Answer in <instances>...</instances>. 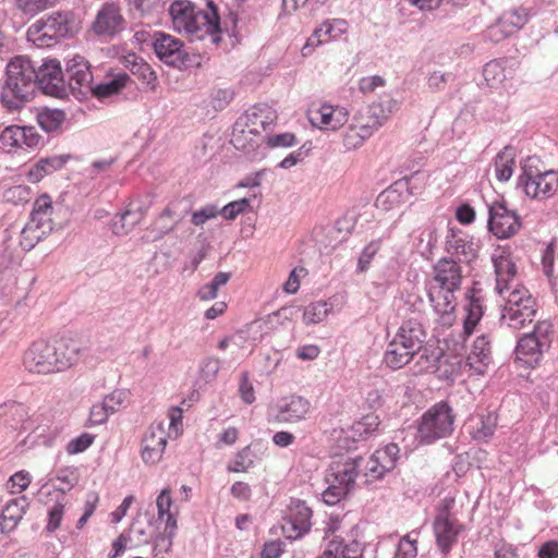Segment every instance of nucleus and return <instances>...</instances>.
I'll return each instance as SVG.
<instances>
[{
  "instance_id": "15",
  "label": "nucleus",
  "mask_w": 558,
  "mask_h": 558,
  "mask_svg": "<svg viewBox=\"0 0 558 558\" xmlns=\"http://www.w3.org/2000/svg\"><path fill=\"white\" fill-rule=\"evenodd\" d=\"M36 88L44 94L63 98L66 95L64 73L56 59L45 61L36 69Z\"/></svg>"
},
{
  "instance_id": "19",
  "label": "nucleus",
  "mask_w": 558,
  "mask_h": 558,
  "mask_svg": "<svg viewBox=\"0 0 558 558\" xmlns=\"http://www.w3.org/2000/svg\"><path fill=\"white\" fill-rule=\"evenodd\" d=\"M275 120V112L267 105H257L253 106L248 110L245 111L236 121H235V143L241 146V133L239 130L242 128L250 129L253 133L258 136H263L262 133L266 131L267 126H269Z\"/></svg>"
},
{
  "instance_id": "12",
  "label": "nucleus",
  "mask_w": 558,
  "mask_h": 558,
  "mask_svg": "<svg viewBox=\"0 0 558 558\" xmlns=\"http://www.w3.org/2000/svg\"><path fill=\"white\" fill-rule=\"evenodd\" d=\"M356 465L350 458L332 462L326 475L328 487L323 493V499L328 505H336L348 495L354 485Z\"/></svg>"
},
{
  "instance_id": "35",
  "label": "nucleus",
  "mask_w": 558,
  "mask_h": 558,
  "mask_svg": "<svg viewBox=\"0 0 558 558\" xmlns=\"http://www.w3.org/2000/svg\"><path fill=\"white\" fill-rule=\"evenodd\" d=\"M65 156H51L39 159L26 172V178L32 183H38L46 175L62 169L66 163Z\"/></svg>"
},
{
  "instance_id": "37",
  "label": "nucleus",
  "mask_w": 558,
  "mask_h": 558,
  "mask_svg": "<svg viewBox=\"0 0 558 558\" xmlns=\"http://www.w3.org/2000/svg\"><path fill=\"white\" fill-rule=\"evenodd\" d=\"M497 425L496 416L493 414L481 415L471 418L466 425V432L475 441H487L494 434Z\"/></svg>"
},
{
  "instance_id": "58",
  "label": "nucleus",
  "mask_w": 558,
  "mask_h": 558,
  "mask_svg": "<svg viewBox=\"0 0 558 558\" xmlns=\"http://www.w3.org/2000/svg\"><path fill=\"white\" fill-rule=\"evenodd\" d=\"M417 555V538L411 534L403 536L398 544L395 558H415Z\"/></svg>"
},
{
  "instance_id": "17",
  "label": "nucleus",
  "mask_w": 558,
  "mask_h": 558,
  "mask_svg": "<svg viewBox=\"0 0 558 558\" xmlns=\"http://www.w3.org/2000/svg\"><path fill=\"white\" fill-rule=\"evenodd\" d=\"M445 250L451 258L469 264L477 258L480 245L463 230L450 228L446 235Z\"/></svg>"
},
{
  "instance_id": "8",
  "label": "nucleus",
  "mask_w": 558,
  "mask_h": 558,
  "mask_svg": "<svg viewBox=\"0 0 558 558\" xmlns=\"http://www.w3.org/2000/svg\"><path fill=\"white\" fill-rule=\"evenodd\" d=\"M535 159L529 157L522 166V172L518 178V186L524 194L536 201L551 198L558 192V171L539 170L534 165Z\"/></svg>"
},
{
  "instance_id": "4",
  "label": "nucleus",
  "mask_w": 558,
  "mask_h": 558,
  "mask_svg": "<svg viewBox=\"0 0 558 558\" xmlns=\"http://www.w3.org/2000/svg\"><path fill=\"white\" fill-rule=\"evenodd\" d=\"M36 66L25 56L12 58L7 66L0 89V104L8 112H19L36 95Z\"/></svg>"
},
{
  "instance_id": "14",
  "label": "nucleus",
  "mask_w": 558,
  "mask_h": 558,
  "mask_svg": "<svg viewBox=\"0 0 558 558\" xmlns=\"http://www.w3.org/2000/svg\"><path fill=\"white\" fill-rule=\"evenodd\" d=\"M453 499L447 500L445 509L438 513L434 521V533L437 546L444 555H447L458 542V536L463 531V524L449 513V507Z\"/></svg>"
},
{
  "instance_id": "27",
  "label": "nucleus",
  "mask_w": 558,
  "mask_h": 558,
  "mask_svg": "<svg viewBox=\"0 0 558 558\" xmlns=\"http://www.w3.org/2000/svg\"><path fill=\"white\" fill-rule=\"evenodd\" d=\"M465 299L464 311L466 315L463 322V333L469 337L474 332L484 314V298L481 289L477 288V283H474L468 291Z\"/></svg>"
},
{
  "instance_id": "24",
  "label": "nucleus",
  "mask_w": 558,
  "mask_h": 558,
  "mask_svg": "<svg viewBox=\"0 0 558 558\" xmlns=\"http://www.w3.org/2000/svg\"><path fill=\"white\" fill-rule=\"evenodd\" d=\"M348 117L345 108L324 104L311 112L310 121L320 130L336 131L347 123Z\"/></svg>"
},
{
  "instance_id": "39",
  "label": "nucleus",
  "mask_w": 558,
  "mask_h": 558,
  "mask_svg": "<svg viewBox=\"0 0 558 558\" xmlns=\"http://www.w3.org/2000/svg\"><path fill=\"white\" fill-rule=\"evenodd\" d=\"M380 424L379 416L375 413H369L355 421L349 430L344 432L343 441L347 442L352 439L355 442L359 439H364L374 433Z\"/></svg>"
},
{
  "instance_id": "59",
  "label": "nucleus",
  "mask_w": 558,
  "mask_h": 558,
  "mask_svg": "<svg viewBox=\"0 0 558 558\" xmlns=\"http://www.w3.org/2000/svg\"><path fill=\"white\" fill-rule=\"evenodd\" d=\"M219 213V208L216 205L207 204L192 214L191 222L196 227H201L208 220L216 218Z\"/></svg>"
},
{
  "instance_id": "2",
  "label": "nucleus",
  "mask_w": 558,
  "mask_h": 558,
  "mask_svg": "<svg viewBox=\"0 0 558 558\" xmlns=\"http://www.w3.org/2000/svg\"><path fill=\"white\" fill-rule=\"evenodd\" d=\"M0 427L9 428L11 440H15L14 432H27V436L19 441L20 449L29 450L36 447L52 448L58 439V429L53 426L49 411H33L23 403L7 401L0 404Z\"/></svg>"
},
{
  "instance_id": "61",
  "label": "nucleus",
  "mask_w": 558,
  "mask_h": 558,
  "mask_svg": "<svg viewBox=\"0 0 558 558\" xmlns=\"http://www.w3.org/2000/svg\"><path fill=\"white\" fill-rule=\"evenodd\" d=\"M31 481L29 473L24 471L16 472L8 481V488L11 494H21L29 486Z\"/></svg>"
},
{
  "instance_id": "32",
  "label": "nucleus",
  "mask_w": 558,
  "mask_h": 558,
  "mask_svg": "<svg viewBox=\"0 0 558 558\" xmlns=\"http://www.w3.org/2000/svg\"><path fill=\"white\" fill-rule=\"evenodd\" d=\"M29 219L39 225L44 229V232H52L57 222L56 208L50 195L43 194L36 198Z\"/></svg>"
},
{
  "instance_id": "34",
  "label": "nucleus",
  "mask_w": 558,
  "mask_h": 558,
  "mask_svg": "<svg viewBox=\"0 0 558 558\" xmlns=\"http://www.w3.org/2000/svg\"><path fill=\"white\" fill-rule=\"evenodd\" d=\"M168 441V433L162 422L151 424L142 440V453H162Z\"/></svg>"
},
{
  "instance_id": "9",
  "label": "nucleus",
  "mask_w": 558,
  "mask_h": 558,
  "mask_svg": "<svg viewBox=\"0 0 558 558\" xmlns=\"http://www.w3.org/2000/svg\"><path fill=\"white\" fill-rule=\"evenodd\" d=\"M505 305L501 311L500 322L512 329H521L526 323H532L535 315V300L527 289L515 284L507 293L501 295Z\"/></svg>"
},
{
  "instance_id": "3",
  "label": "nucleus",
  "mask_w": 558,
  "mask_h": 558,
  "mask_svg": "<svg viewBox=\"0 0 558 558\" xmlns=\"http://www.w3.org/2000/svg\"><path fill=\"white\" fill-rule=\"evenodd\" d=\"M462 283V269L451 257H441L433 267V279L428 286V299L438 322L450 327L454 319L456 295Z\"/></svg>"
},
{
  "instance_id": "54",
  "label": "nucleus",
  "mask_w": 558,
  "mask_h": 558,
  "mask_svg": "<svg viewBox=\"0 0 558 558\" xmlns=\"http://www.w3.org/2000/svg\"><path fill=\"white\" fill-rule=\"evenodd\" d=\"M3 197L14 205L24 204L32 198V190L26 185H14L4 191Z\"/></svg>"
},
{
  "instance_id": "48",
  "label": "nucleus",
  "mask_w": 558,
  "mask_h": 558,
  "mask_svg": "<svg viewBox=\"0 0 558 558\" xmlns=\"http://www.w3.org/2000/svg\"><path fill=\"white\" fill-rule=\"evenodd\" d=\"M332 306L327 301L312 302L303 311V322L306 325H315L324 322Z\"/></svg>"
},
{
  "instance_id": "28",
  "label": "nucleus",
  "mask_w": 558,
  "mask_h": 558,
  "mask_svg": "<svg viewBox=\"0 0 558 558\" xmlns=\"http://www.w3.org/2000/svg\"><path fill=\"white\" fill-rule=\"evenodd\" d=\"M312 510L305 502L298 501L290 510L289 519L283 530L289 538H299L311 529Z\"/></svg>"
},
{
  "instance_id": "1",
  "label": "nucleus",
  "mask_w": 558,
  "mask_h": 558,
  "mask_svg": "<svg viewBox=\"0 0 558 558\" xmlns=\"http://www.w3.org/2000/svg\"><path fill=\"white\" fill-rule=\"evenodd\" d=\"M169 13L173 28L192 40L210 36L211 43L218 45L221 40L220 33L227 32L234 36L239 34L236 14L230 12L221 22L219 9L213 0L206 1L205 9L196 7L190 0H175L171 3Z\"/></svg>"
},
{
  "instance_id": "33",
  "label": "nucleus",
  "mask_w": 558,
  "mask_h": 558,
  "mask_svg": "<svg viewBox=\"0 0 558 558\" xmlns=\"http://www.w3.org/2000/svg\"><path fill=\"white\" fill-rule=\"evenodd\" d=\"M493 260L496 272V291L499 295H504L515 286L513 280L517 268L511 258L506 255L495 257Z\"/></svg>"
},
{
  "instance_id": "26",
  "label": "nucleus",
  "mask_w": 558,
  "mask_h": 558,
  "mask_svg": "<svg viewBox=\"0 0 558 558\" xmlns=\"http://www.w3.org/2000/svg\"><path fill=\"white\" fill-rule=\"evenodd\" d=\"M348 32V23L342 19L327 20L317 27L311 37L307 39L306 45L303 47V53L306 54L305 50L310 47H317L322 44L329 43L340 38Z\"/></svg>"
},
{
  "instance_id": "43",
  "label": "nucleus",
  "mask_w": 558,
  "mask_h": 558,
  "mask_svg": "<svg viewBox=\"0 0 558 558\" xmlns=\"http://www.w3.org/2000/svg\"><path fill=\"white\" fill-rule=\"evenodd\" d=\"M129 81L130 76L128 74L119 73L106 82L95 86L93 85V88H90L89 92H92L98 99H105L119 94L126 86Z\"/></svg>"
},
{
  "instance_id": "16",
  "label": "nucleus",
  "mask_w": 558,
  "mask_h": 558,
  "mask_svg": "<svg viewBox=\"0 0 558 558\" xmlns=\"http://www.w3.org/2000/svg\"><path fill=\"white\" fill-rule=\"evenodd\" d=\"M153 47L156 56L166 64L179 69L189 65V54L180 39L165 33H157Z\"/></svg>"
},
{
  "instance_id": "11",
  "label": "nucleus",
  "mask_w": 558,
  "mask_h": 558,
  "mask_svg": "<svg viewBox=\"0 0 558 558\" xmlns=\"http://www.w3.org/2000/svg\"><path fill=\"white\" fill-rule=\"evenodd\" d=\"M454 414L446 401H440L428 409L422 416L417 433L421 440L430 444L450 435L453 430Z\"/></svg>"
},
{
  "instance_id": "25",
  "label": "nucleus",
  "mask_w": 558,
  "mask_h": 558,
  "mask_svg": "<svg viewBox=\"0 0 558 558\" xmlns=\"http://www.w3.org/2000/svg\"><path fill=\"white\" fill-rule=\"evenodd\" d=\"M351 461L356 465V473L369 480L380 478L396 465L395 456H359Z\"/></svg>"
},
{
  "instance_id": "50",
  "label": "nucleus",
  "mask_w": 558,
  "mask_h": 558,
  "mask_svg": "<svg viewBox=\"0 0 558 558\" xmlns=\"http://www.w3.org/2000/svg\"><path fill=\"white\" fill-rule=\"evenodd\" d=\"M231 275L229 272H218L210 282L201 287L197 292V296L203 301H210L217 298L218 290L226 286L230 280Z\"/></svg>"
},
{
  "instance_id": "5",
  "label": "nucleus",
  "mask_w": 558,
  "mask_h": 558,
  "mask_svg": "<svg viewBox=\"0 0 558 558\" xmlns=\"http://www.w3.org/2000/svg\"><path fill=\"white\" fill-rule=\"evenodd\" d=\"M398 110V101L390 96L357 110L342 135L347 150H355L364 145Z\"/></svg>"
},
{
  "instance_id": "38",
  "label": "nucleus",
  "mask_w": 558,
  "mask_h": 558,
  "mask_svg": "<svg viewBox=\"0 0 558 558\" xmlns=\"http://www.w3.org/2000/svg\"><path fill=\"white\" fill-rule=\"evenodd\" d=\"M425 303L423 299L416 294H408L400 299L397 305V312L403 320H414L423 324Z\"/></svg>"
},
{
  "instance_id": "63",
  "label": "nucleus",
  "mask_w": 558,
  "mask_h": 558,
  "mask_svg": "<svg viewBox=\"0 0 558 558\" xmlns=\"http://www.w3.org/2000/svg\"><path fill=\"white\" fill-rule=\"evenodd\" d=\"M264 142L269 147H291L296 144V137L291 132L264 136Z\"/></svg>"
},
{
  "instance_id": "36",
  "label": "nucleus",
  "mask_w": 558,
  "mask_h": 558,
  "mask_svg": "<svg viewBox=\"0 0 558 558\" xmlns=\"http://www.w3.org/2000/svg\"><path fill=\"white\" fill-rule=\"evenodd\" d=\"M363 549L359 542L344 543L335 536L325 548L320 558H362Z\"/></svg>"
},
{
  "instance_id": "46",
  "label": "nucleus",
  "mask_w": 558,
  "mask_h": 558,
  "mask_svg": "<svg viewBox=\"0 0 558 558\" xmlns=\"http://www.w3.org/2000/svg\"><path fill=\"white\" fill-rule=\"evenodd\" d=\"M241 133H238V135H241V146L236 145L235 143V124L233 125L232 135H231V144L238 149L242 150L243 153L251 155L254 153L258 147L260 143H264V136H258L257 134L253 133L247 128H242V130H239Z\"/></svg>"
},
{
  "instance_id": "41",
  "label": "nucleus",
  "mask_w": 558,
  "mask_h": 558,
  "mask_svg": "<svg viewBox=\"0 0 558 558\" xmlns=\"http://www.w3.org/2000/svg\"><path fill=\"white\" fill-rule=\"evenodd\" d=\"M413 357L411 351L392 339L387 345L383 362L388 368L397 371L408 365Z\"/></svg>"
},
{
  "instance_id": "60",
  "label": "nucleus",
  "mask_w": 558,
  "mask_h": 558,
  "mask_svg": "<svg viewBox=\"0 0 558 558\" xmlns=\"http://www.w3.org/2000/svg\"><path fill=\"white\" fill-rule=\"evenodd\" d=\"M250 206L248 198H241L234 202H231L219 209V215H222L227 220H233L238 215L244 213Z\"/></svg>"
},
{
  "instance_id": "56",
  "label": "nucleus",
  "mask_w": 558,
  "mask_h": 558,
  "mask_svg": "<svg viewBox=\"0 0 558 558\" xmlns=\"http://www.w3.org/2000/svg\"><path fill=\"white\" fill-rule=\"evenodd\" d=\"M64 510L65 504L61 501H58L50 507V509L48 510V519L46 525V531L48 533H53L61 526Z\"/></svg>"
},
{
  "instance_id": "13",
  "label": "nucleus",
  "mask_w": 558,
  "mask_h": 558,
  "mask_svg": "<svg viewBox=\"0 0 558 558\" xmlns=\"http://www.w3.org/2000/svg\"><path fill=\"white\" fill-rule=\"evenodd\" d=\"M522 227L520 216L507 207L505 201H495L488 206L487 228L497 239H509Z\"/></svg>"
},
{
  "instance_id": "44",
  "label": "nucleus",
  "mask_w": 558,
  "mask_h": 558,
  "mask_svg": "<svg viewBox=\"0 0 558 558\" xmlns=\"http://www.w3.org/2000/svg\"><path fill=\"white\" fill-rule=\"evenodd\" d=\"M36 120L45 132H58L65 121V112L61 109L44 108L37 113Z\"/></svg>"
},
{
  "instance_id": "42",
  "label": "nucleus",
  "mask_w": 558,
  "mask_h": 558,
  "mask_svg": "<svg viewBox=\"0 0 558 558\" xmlns=\"http://www.w3.org/2000/svg\"><path fill=\"white\" fill-rule=\"evenodd\" d=\"M495 173L500 182H507L513 174L515 166V153L510 146H506L495 158Z\"/></svg>"
},
{
  "instance_id": "64",
  "label": "nucleus",
  "mask_w": 558,
  "mask_h": 558,
  "mask_svg": "<svg viewBox=\"0 0 558 558\" xmlns=\"http://www.w3.org/2000/svg\"><path fill=\"white\" fill-rule=\"evenodd\" d=\"M128 396H129L128 391L118 389V390H114L113 392H111L110 395H107L102 399L101 402L113 414L114 412H117L124 404V402L128 399Z\"/></svg>"
},
{
  "instance_id": "6",
  "label": "nucleus",
  "mask_w": 558,
  "mask_h": 558,
  "mask_svg": "<svg viewBox=\"0 0 558 558\" xmlns=\"http://www.w3.org/2000/svg\"><path fill=\"white\" fill-rule=\"evenodd\" d=\"M78 360V349L62 341H34L23 354L24 368L33 374L64 372Z\"/></svg>"
},
{
  "instance_id": "30",
  "label": "nucleus",
  "mask_w": 558,
  "mask_h": 558,
  "mask_svg": "<svg viewBox=\"0 0 558 558\" xmlns=\"http://www.w3.org/2000/svg\"><path fill=\"white\" fill-rule=\"evenodd\" d=\"M492 362L490 339L487 335L478 336L466 356L465 366H469L476 375L485 374Z\"/></svg>"
},
{
  "instance_id": "18",
  "label": "nucleus",
  "mask_w": 558,
  "mask_h": 558,
  "mask_svg": "<svg viewBox=\"0 0 558 558\" xmlns=\"http://www.w3.org/2000/svg\"><path fill=\"white\" fill-rule=\"evenodd\" d=\"M41 140L34 126L9 125L0 133V145L8 151L36 148Z\"/></svg>"
},
{
  "instance_id": "57",
  "label": "nucleus",
  "mask_w": 558,
  "mask_h": 558,
  "mask_svg": "<svg viewBox=\"0 0 558 558\" xmlns=\"http://www.w3.org/2000/svg\"><path fill=\"white\" fill-rule=\"evenodd\" d=\"M220 371V360L214 356L204 359L199 364L201 377L206 383H211L216 379Z\"/></svg>"
},
{
  "instance_id": "10",
  "label": "nucleus",
  "mask_w": 558,
  "mask_h": 558,
  "mask_svg": "<svg viewBox=\"0 0 558 558\" xmlns=\"http://www.w3.org/2000/svg\"><path fill=\"white\" fill-rule=\"evenodd\" d=\"M553 342V325L538 322L531 332L523 335L517 343L515 355L519 361L529 367H535L543 359Z\"/></svg>"
},
{
  "instance_id": "47",
  "label": "nucleus",
  "mask_w": 558,
  "mask_h": 558,
  "mask_svg": "<svg viewBox=\"0 0 558 558\" xmlns=\"http://www.w3.org/2000/svg\"><path fill=\"white\" fill-rule=\"evenodd\" d=\"M499 20L501 21V26L507 28L506 32L513 35L526 24L529 17L524 9L515 8L504 12Z\"/></svg>"
},
{
  "instance_id": "23",
  "label": "nucleus",
  "mask_w": 558,
  "mask_h": 558,
  "mask_svg": "<svg viewBox=\"0 0 558 558\" xmlns=\"http://www.w3.org/2000/svg\"><path fill=\"white\" fill-rule=\"evenodd\" d=\"M64 75L73 92L86 94L93 88L90 65L82 56H74L68 60Z\"/></svg>"
},
{
  "instance_id": "22",
  "label": "nucleus",
  "mask_w": 558,
  "mask_h": 558,
  "mask_svg": "<svg viewBox=\"0 0 558 558\" xmlns=\"http://www.w3.org/2000/svg\"><path fill=\"white\" fill-rule=\"evenodd\" d=\"M125 27L120 8L113 2L105 3L93 22V31L99 36L113 37Z\"/></svg>"
},
{
  "instance_id": "55",
  "label": "nucleus",
  "mask_w": 558,
  "mask_h": 558,
  "mask_svg": "<svg viewBox=\"0 0 558 558\" xmlns=\"http://www.w3.org/2000/svg\"><path fill=\"white\" fill-rule=\"evenodd\" d=\"M381 247V240L371 241L362 251L357 260V271L364 272L368 269L373 258Z\"/></svg>"
},
{
  "instance_id": "21",
  "label": "nucleus",
  "mask_w": 558,
  "mask_h": 558,
  "mask_svg": "<svg viewBox=\"0 0 558 558\" xmlns=\"http://www.w3.org/2000/svg\"><path fill=\"white\" fill-rule=\"evenodd\" d=\"M311 403L307 399L291 395L279 399L270 409L271 415L280 423H295L306 417Z\"/></svg>"
},
{
  "instance_id": "52",
  "label": "nucleus",
  "mask_w": 558,
  "mask_h": 558,
  "mask_svg": "<svg viewBox=\"0 0 558 558\" xmlns=\"http://www.w3.org/2000/svg\"><path fill=\"white\" fill-rule=\"evenodd\" d=\"M58 0H15L16 8L27 16H35L38 13L53 7Z\"/></svg>"
},
{
  "instance_id": "31",
  "label": "nucleus",
  "mask_w": 558,
  "mask_h": 558,
  "mask_svg": "<svg viewBox=\"0 0 558 558\" xmlns=\"http://www.w3.org/2000/svg\"><path fill=\"white\" fill-rule=\"evenodd\" d=\"M29 506L25 496H20L7 502L0 515V534L12 532L23 519Z\"/></svg>"
},
{
  "instance_id": "40",
  "label": "nucleus",
  "mask_w": 558,
  "mask_h": 558,
  "mask_svg": "<svg viewBox=\"0 0 558 558\" xmlns=\"http://www.w3.org/2000/svg\"><path fill=\"white\" fill-rule=\"evenodd\" d=\"M405 187L404 183L395 182L384 190L376 198L377 208L389 211L401 206L407 197Z\"/></svg>"
},
{
  "instance_id": "53",
  "label": "nucleus",
  "mask_w": 558,
  "mask_h": 558,
  "mask_svg": "<svg viewBox=\"0 0 558 558\" xmlns=\"http://www.w3.org/2000/svg\"><path fill=\"white\" fill-rule=\"evenodd\" d=\"M133 75L142 81L149 89L154 90L157 83V76L150 65L145 61H137L134 65H129Z\"/></svg>"
},
{
  "instance_id": "29",
  "label": "nucleus",
  "mask_w": 558,
  "mask_h": 558,
  "mask_svg": "<svg viewBox=\"0 0 558 558\" xmlns=\"http://www.w3.org/2000/svg\"><path fill=\"white\" fill-rule=\"evenodd\" d=\"M393 340L416 355L425 341L423 324L415 323V319L403 320Z\"/></svg>"
},
{
  "instance_id": "49",
  "label": "nucleus",
  "mask_w": 558,
  "mask_h": 558,
  "mask_svg": "<svg viewBox=\"0 0 558 558\" xmlns=\"http://www.w3.org/2000/svg\"><path fill=\"white\" fill-rule=\"evenodd\" d=\"M438 241L437 230L434 226H426L418 230L416 247L423 256L433 253Z\"/></svg>"
},
{
  "instance_id": "62",
  "label": "nucleus",
  "mask_w": 558,
  "mask_h": 558,
  "mask_svg": "<svg viewBox=\"0 0 558 558\" xmlns=\"http://www.w3.org/2000/svg\"><path fill=\"white\" fill-rule=\"evenodd\" d=\"M386 388L384 386H371L365 392V402L369 409H379L385 403Z\"/></svg>"
},
{
  "instance_id": "20",
  "label": "nucleus",
  "mask_w": 558,
  "mask_h": 558,
  "mask_svg": "<svg viewBox=\"0 0 558 558\" xmlns=\"http://www.w3.org/2000/svg\"><path fill=\"white\" fill-rule=\"evenodd\" d=\"M517 70V62L512 59L501 58L487 62L483 69V76L487 85L495 89L512 88V80Z\"/></svg>"
},
{
  "instance_id": "7",
  "label": "nucleus",
  "mask_w": 558,
  "mask_h": 558,
  "mask_svg": "<svg viewBox=\"0 0 558 558\" xmlns=\"http://www.w3.org/2000/svg\"><path fill=\"white\" fill-rule=\"evenodd\" d=\"M81 29L80 22L70 11L53 12L37 20L27 32L37 46H51L60 39L71 38Z\"/></svg>"
},
{
  "instance_id": "51",
  "label": "nucleus",
  "mask_w": 558,
  "mask_h": 558,
  "mask_svg": "<svg viewBox=\"0 0 558 558\" xmlns=\"http://www.w3.org/2000/svg\"><path fill=\"white\" fill-rule=\"evenodd\" d=\"M138 222V215L130 209L114 217L112 231L117 235L128 234Z\"/></svg>"
},
{
  "instance_id": "45",
  "label": "nucleus",
  "mask_w": 558,
  "mask_h": 558,
  "mask_svg": "<svg viewBox=\"0 0 558 558\" xmlns=\"http://www.w3.org/2000/svg\"><path fill=\"white\" fill-rule=\"evenodd\" d=\"M48 234L50 233L44 232V229L39 225L29 219L21 231L20 245L22 246L23 251L28 252Z\"/></svg>"
}]
</instances>
